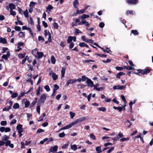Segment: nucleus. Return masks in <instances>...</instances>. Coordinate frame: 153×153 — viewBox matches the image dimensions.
Here are the masks:
<instances>
[{
    "instance_id": "nucleus-33",
    "label": "nucleus",
    "mask_w": 153,
    "mask_h": 153,
    "mask_svg": "<svg viewBox=\"0 0 153 153\" xmlns=\"http://www.w3.org/2000/svg\"><path fill=\"white\" fill-rule=\"evenodd\" d=\"M37 4V3L33 1H31L30 2L29 6L30 7L33 8L35 6V4Z\"/></svg>"
},
{
    "instance_id": "nucleus-54",
    "label": "nucleus",
    "mask_w": 153,
    "mask_h": 153,
    "mask_svg": "<svg viewBox=\"0 0 153 153\" xmlns=\"http://www.w3.org/2000/svg\"><path fill=\"white\" fill-rule=\"evenodd\" d=\"M132 33L134 34V35H136L138 34V33L137 31V30H131Z\"/></svg>"
},
{
    "instance_id": "nucleus-51",
    "label": "nucleus",
    "mask_w": 153,
    "mask_h": 153,
    "mask_svg": "<svg viewBox=\"0 0 153 153\" xmlns=\"http://www.w3.org/2000/svg\"><path fill=\"white\" fill-rule=\"evenodd\" d=\"M114 147H112L110 148L107 151V153H110L111 152L114 150Z\"/></svg>"
},
{
    "instance_id": "nucleus-6",
    "label": "nucleus",
    "mask_w": 153,
    "mask_h": 153,
    "mask_svg": "<svg viewBox=\"0 0 153 153\" xmlns=\"http://www.w3.org/2000/svg\"><path fill=\"white\" fill-rule=\"evenodd\" d=\"M58 148V147L56 145L54 146H51L49 150V152H56Z\"/></svg>"
},
{
    "instance_id": "nucleus-34",
    "label": "nucleus",
    "mask_w": 153,
    "mask_h": 153,
    "mask_svg": "<svg viewBox=\"0 0 153 153\" xmlns=\"http://www.w3.org/2000/svg\"><path fill=\"white\" fill-rule=\"evenodd\" d=\"M36 99V98H35V100L33 101L30 105V107H32L36 104L37 101Z\"/></svg>"
},
{
    "instance_id": "nucleus-12",
    "label": "nucleus",
    "mask_w": 153,
    "mask_h": 153,
    "mask_svg": "<svg viewBox=\"0 0 153 153\" xmlns=\"http://www.w3.org/2000/svg\"><path fill=\"white\" fill-rule=\"evenodd\" d=\"M66 70V68H62L61 71V78L63 77L64 76V75L65 73V71Z\"/></svg>"
},
{
    "instance_id": "nucleus-62",
    "label": "nucleus",
    "mask_w": 153,
    "mask_h": 153,
    "mask_svg": "<svg viewBox=\"0 0 153 153\" xmlns=\"http://www.w3.org/2000/svg\"><path fill=\"white\" fill-rule=\"evenodd\" d=\"M16 122V120L15 119H13L10 123V125H13Z\"/></svg>"
},
{
    "instance_id": "nucleus-27",
    "label": "nucleus",
    "mask_w": 153,
    "mask_h": 153,
    "mask_svg": "<svg viewBox=\"0 0 153 153\" xmlns=\"http://www.w3.org/2000/svg\"><path fill=\"white\" fill-rule=\"evenodd\" d=\"M96 151L97 152V153H100L102 152L101 150L100 146H97L96 148Z\"/></svg>"
},
{
    "instance_id": "nucleus-53",
    "label": "nucleus",
    "mask_w": 153,
    "mask_h": 153,
    "mask_svg": "<svg viewBox=\"0 0 153 153\" xmlns=\"http://www.w3.org/2000/svg\"><path fill=\"white\" fill-rule=\"evenodd\" d=\"M119 89L122 90L124 89L126 87V85L120 86L119 85Z\"/></svg>"
},
{
    "instance_id": "nucleus-52",
    "label": "nucleus",
    "mask_w": 153,
    "mask_h": 153,
    "mask_svg": "<svg viewBox=\"0 0 153 153\" xmlns=\"http://www.w3.org/2000/svg\"><path fill=\"white\" fill-rule=\"evenodd\" d=\"M77 86L81 88H84L86 86V85L83 84H79L77 85Z\"/></svg>"
},
{
    "instance_id": "nucleus-49",
    "label": "nucleus",
    "mask_w": 153,
    "mask_h": 153,
    "mask_svg": "<svg viewBox=\"0 0 153 153\" xmlns=\"http://www.w3.org/2000/svg\"><path fill=\"white\" fill-rule=\"evenodd\" d=\"M65 135V134L64 132H62L59 134V136L60 137H63Z\"/></svg>"
},
{
    "instance_id": "nucleus-31",
    "label": "nucleus",
    "mask_w": 153,
    "mask_h": 153,
    "mask_svg": "<svg viewBox=\"0 0 153 153\" xmlns=\"http://www.w3.org/2000/svg\"><path fill=\"white\" fill-rule=\"evenodd\" d=\"M19 36L22 38L24 37L25 36V33L22 32H20L19 33Z\"/></svg>"
},
{
    "instance_id": "nucleus-42",
    "label": "nucleus",
    "mask_w": 153,
    "mask_h": 153,
    "mask_svg": "<svg viewBox=\"0 0 153 153\" xmlns=\"http://www.w3.org/2000/svg\"><path fill=\"white\" fill-rule=\"evenodd\" d=\"M73 40V37L72 36H69L68 37V39L67 40V42L68 43H70Z\"/></svg>"
},
{
    "instance_id": "nucleus-44",
    "label": "nucleus",
    "mask_w": 153,
    "mask_h": 153,
    "mask_svg": "<svg viewBox=\"0 0 153 153\" xmlns=\"http://www.w3.org/2000/svg\"><path fill=\"white\" fill-rule=\"evenodd\" d=\"M44 88L47 92H48L50 90V89L48 85H47L45 86Z\"/></svg>"
},
{
    "instance_id": "nucleus-47",
    "label": "nucleus",
    "mask_w": 153,
    "mask_h": 153,
    "mask_svg": "<svg viewBox=\"0 0 153 153\" xmlns=\"http://www.w3.org/2000/svg\"><path fill=\"white\" fill-rule=\"evenodd\" d=\"M10 14L14 16L16 15V13L15 11H13V10H10Z\"/></svg>"
},
{
    "instance_id": "nucleus-17",
    "label": "nucleus",
    "mask_w": 153,
    "mask_h": 153,
    "mask_svg": "<svg viewBox=\"0 0 153 153\" xmlns=\"http://www.w3.org/2000/svg\"><path fill=\"white\" fill-rule=\"evenodd\" d=\"M52 77L54 80H55L57 79L58 75L55 73H52Z\"/></svg>"
},
{
    "instance_id": "nucleus-10",
    "label": "nucleus",
    "mask_w": 153,
    "mask_h": 153,
    "mask_svg": "<svg viewBox=\"0 0 153 153\" xmlns=\"http://www.w3.org/2000/svg\"><path fill=\"white\" fill-rule=\"evenodd\" d=\"M86 82L88 86L92 87L93 86V82L90 79H88Z\"/></svg>"
},
{
    "instance_id": "nucleus-46",
    "label": "nucleus",
    "mask_w": 153,
    "mask_h": 153,
    "mask_svg": "<svg viewBox=\"0 0 153 153\" xmlns=\"http://www.w3.org/2000/svg\"><path fill=\"white\" fill-rule=\"evenodd\" d=\"M86 42H89L91 44H94V41H93L91 39H87L86 41Z\"/></svg>"
},
{
    "instance_id": "nucleus-18",
    "label": "nucleus",
    "mask_w": 153,
    "mask_h": 153,
    "mask_svg": "<svg viewBox=\"0 0 153 153\" xmlns=\"http://www.w3.org/2000/svg\"><path fill=\"white\" fill-rule=\"evenodd\" d=\"M0 42L2 43L3 44H6L7 43V42L6 40V39L5 38H0Z\"/></svg>"
},
{
    "instance_id": "nucleus-43",
    "label": "nucleus",
    "mask_w": 153,
    "mask_h": 153,
    "mask_svg": "<svg viewBox=\"0 0 153 153\" xmlns=\"http://www.w3.org/2000/svg\"><path fill=\"white\" fill-rule=\"evenodd\" d=\"M11 108V106H9L7 107H5L3 109V111H8Z\"/></svg>"
},
{
    "instance_id": "nucleus-38",
    "label": "nucleus",
    "mask_w": 153,
    "mask_h": 153,
    "mask_svg": "<svg viewBox=\"0 0 153 153\" xmlns=\"http://www.w3.org/2000/svg\"><path fill=\"white\" fill-rule=\"evenodd\" d=\"M38 40L39 41L41 42H43L45 40L41 36H39L38 37Z\"/></svg>"
},
{
    "instance_id": "nucleus-45",
    "label": "nucleus",
    "mask_w": 153,
    "mask_h": 153,
    "mask_svg": "<svg viewBox=\"0 0 153 153\" xmlns=\"http://www.w3.org/2000/svg\"><path fill=\"white\" fill-rule=\"evenodd\" d=\"M75 33H76V34H77L79 33H82V32L81 31L77 29H76V28L75 29Z\"/></svg>"
},
{
    "instance_id": "nucleus-55",
    "label": "nucleus",
    "mask_w": 153,
    "mask_h": 153,
    "mask_svg": "<svg viewBox=\"0 0 153 153\" xmlns=\"http://www.w3.org/2000/svg\"><path fill=\"white\" fill-rule=\"evenodd\" d=\"M65 42L62 41L60 42V45L62 47H64L65 45Z\"/></svg>"
},
{
    "instance_id": "nucleus-37",
    "label": "nucleus",
    "mask_w": 153,
    "mask_h": 153,
    "mask_svg": "<svg viewBox=\"0 0 153 153\" xmlns=\"http://www.w3.org/2000/svg\"><path fill=\"white\" fill-rule=\"evenodd\" d=\"M24 14L25 16L26 17H28V13L27 10H26L24 12Z\"/></svg>"
},
{
    "instance_id": "nucleus-9",
    "label": "nucleus",
    "mask_w": 153,
    "mask_h": 153,
    "mask_svg": "<svg viewBox=\"0 0 153 153\" xmlns=\"http://www.w3.org/2000/svg\"><path fill=\"white\" fill-rule=\"evenodd\" d=\"M76 80L75 79H70L68 80L66 84V85L68 86L70 84H72L75 83Z\"/></svg>"
},
{
    "instance_id": "nucleus-16",
    "label": "nucleus",
    "mask_w": 153,
    "mask_h": 153,
    "mask_svg": "<svg viewBox=\"0 0 153 153\" xmlns=\"http://www.w3.org/2000/svg\"><path fill=\"white\" fill-rule=\"evenodd\" d=\"M127 2L132 4H135L137 2V0H127Z\"/></svg>"
},
{
    "instance_id": "nucleus-59",
    "label": "nucleus",
    "mask_w": 153,
    "mask_h": 153,
    "mask_svg": "<svg viewBox=\"0 0 153 153\" xmlns=\"http://www.w3.org/2000/svg\"><path fill=\"white\" fill-rule=\"evenodd\" d=\"M15 30L17 31H20L21 30V27L19 26H15Z\"/></svg>"
},
{
    "instance_id": "nucleus-40",
    "label": "nucleus",
    "mask_w": 153,
    "mask_h": 153,
    "mask_svg": "<svg viewBox=\"0 0 153 153\" xmlns=\"http://www.w3.org/2000/svg\"><path fill=\"white\" fill-rule=\"evenodd\" d=\"M7 124V121H1L0 123V124L1 126H5Z\"/></svg>"
},
{
    "instance_id": "nucleus-58",
    "label": "nucleus",
    "mask_w": 153,
    "mask_h": 153,
    "mask_svg": "<svg viewBox=\"0 0 153 153\" xmlns=\"http://www.w3.org/2000/svg\"><path fill=\"white\" fill-rule=\"evenodd\" d=\"M53 26L56 29H57L58 28V24L56 22H54L53 23Z\"/></svg>"
},
{
    "instance_id": "nucleus-39",
    "label": "nucleus",
    "mask_w": 153,
    "mask_h": 153,
    "mask_svg": "<svg viewBox=\"0 0 153 153\" xmlns=\"http://www.w3.org/2000/svg\"><path fill=\"white\" fill-rule=\"evenodd\" d=\"M25 94V93L24 92H22L18 96V97L17 98V100H19L23 96H24V94Z\"/></svg>"
},
{
    "instance_id": "nucleus-32",
    "label": "nucleus",
    "mask_w": 153,
    "mask_h": 153,
    "mask_svg": "<svg viewBox=\"0 0 153 153\" xmlns=\"http://www.w3.org/2000/svg\"><path fill=\"white\" fill-rule=\"evenodd\" d=\"M89 17V15H86L85 14H83L82 16H81V18L83 19H84L86 18H88Z\"/></svg>"
},
{
    "instance_id": "nucleus-14",
    "label": "nucleus",
    "mask_w": 153,
    "mask_h": 153,
    "mask_svg": "<svg viewBox=\"0 0 153 153\" xmlns=\"http://www.w3.org/2000/svg\"><path fill=\"white\" fill-rule=\"evenodd\" d=\"M38 51L37 48H35L32 51V53L33 55L36 57L37 53H38Z\"/></svg>"
},
{
    "instance_id": "nucleus-56",
    "label": "nucleus",
    "mask_w": 153,
    "mask_h": 153,
    "mask_svg": "<svg viewBox=\"0 0 153 153\" xmlns=\"http://www.w3.org/2000/svg\"><path fill=\"white\" fill-rule=\"evenodd\" d=\"M113 88L114 90L119 89V85L113 86Z\"/></svg>"
},
{
    "instance_id": "nucleus-26",
    "label": "nucleus",
    "mask_w": 153,
    "mask_h": 153,
    "mask_svg": "<svg viewBox=\"0 0 153 153\" xmlns=\"http://www.w3.org/2000/svg\"><path fill=\"white\" fill-rule=\"evenodd\" d=\"M53 7L51 5H49L48 6L47 8V10L46 11V12H47V11H50L51 10L53 9Z\"/></svg>"
},
{
    "instance_id": "nucleus-8",
    "label": "nucleus",
    "mask_w": 153,
    "mask_h": 153,
    "mask_svg": "<svg viewBox=\"0 0 153 153\" xmlns=\"http://www.w3.org/2000/svg\"><path fill=\"white\" fill-rule=\"evenodd\" d=\"M10 55V52L9 51H8L7 52L6 54H3L2 56V58L3 59H4L6 60H8V57H9Z\"/></svg>"
},
{
    "instance_id": "nucleus-48",
    "label": "nucleus",
    "mask_w": 153,
    "mask_h": 153,
    "mask_svg": "<svg viewBox=\"0 0 153 153\" xmlns=\"http://www.w3.org/2000/svg\"><path fill=\"white\" fill-rule=\"evenodd\" d=\"M18 94L17 93H13L11 96V97L12 98H14L18 96Z\"/></svg>"
},
{
    "instance_id": "nucleus-1",
    "label": "nucleus",
    "mask_w": 153,
    "mask_h": 153,
    "mask_svg": "<svg viewBox=\"0 0 153 153\" xmlns=\"http://www.w3.org/2000/svg\"><path fill=\"white\" fill-rule=\"evenodd\" d=\"M46 95L45 94H42L40 96L38 101V103L41 105L44 103L46 100Z\"/></svg>"
},
{
    "instance_id": "nucleus-25",
    "label": "nucleus",
    "mask_w": 153,
    "mask_h": 153,
    "mask_svg": "<svg viewBox=\"0 0 153 153\" xmlns=\"http://www.w3.org/2000/svg\"><path fill=\"white\" fill-rule=\"evenodd\" d=\"M113 108L115 110H118L120 112H121L122 110V108L121 107L113 106Z\"/></svg>"
},
{
    "instance_id": "nucleus-50",
    "label": "nucleus",
    "mask_w": 153,
    "mask_h": 153,
    "mask_svg": "<svg viewBox=\"0 0 153 153\" xmlns=\"http://www.w3.org/2000/svg\"><path fill=\"white\" fill-rule=\"evenodd\" d=\"M40 106L39 105L37 106L36 107V111L38 114H39L40 113Z\"/></svg>"
},
{
    "instance_id": "nucleus-4",
    "label": "nucleus",
    "mask_w": 153,
    "mask_h": 153,
    "mask_svg": "<svg viewBox=\"0 0 153 153\" xmlns=\"http://www.w3.org/2000/svg\"><path fill=\"white\" fill-rule=\"evenodd\" d=\"M139 73H141L142 74H144L149 73L150 71V70L149 69H145L142 70L141 69H139L137 70Z\"/></svg>"
},
{
    "instance_id": "nucleus-41",
    "label": "nucleus",
    "mask_w": 153,
    "mask_h": 153,
    "mask_svg": "<svg viewBox=\"0 0 153 153\" xmlns=\"http://www.w3.org/2000/svg\"><path fill=\"white\" fill-rule=\"evenodd\" d=\"M48 41L49 42H51V35L50 33L48 31Z\"/></svg>"
},
{
    "instance_id": "nucleus-20",
    "label": "nucleus",
    "mask_w": 153,
    "mask_h": 153,
    "mask_svg": "<svg viewBox=\"0 0 153 153\" xmlns=\"http://www.w3.org/2000/svg\"><path fill=\"white\" fill-rule=\"evenodd\" d=\"M9 139V137L6 135H4L2 137V140L4 141H6L7 140Z\"/></svg>"
},
{
    "instance_id": "nucleus-28",
    "label": "nucleus",
    "mask_w": 153,
    "mask_h": 153,
    "mask_svg": "<svg viewBox=\"0 0 153 153\" xmlns=\"http://www.w3.org/2000/svg\"><path fill=\"white\" fill-rule=\"evenodd\" d=\"M78 3L79 1L78 0H75L73 2V4L74 8H76L77 7V6H76V5L78 4Z\"/></svg>"
},
{
    "instance_id": "nucleus-13",
    "label": "nucleus",
    "mask_w": 153,
    "mask_h": 153,
    "mask_svg": "<svg viewBox=\"0 0 153 153\" xmlns=\"http://www.w3.org/2000/svg\"><path fill=\"white\" fill-rule=\"evenodd\" d=\"M9 7L10 10H13V9H15L16 8V6L13 3L9 4Z\"/></svg>"
},
{
    "instance_id": "nucleus-29",
    "label": "nucleus",
    "mask_w": 153,
    "mask_h": 153,
    "mask_svg": "<svg viewBox=\"0 0 153 153\" xmlns=\"http://www.w3.org/2000/svg\"><path fill=\"white\" fill-rule=\"evenodd\" d=\"M51 60L52 64H54L56 62V59L53 56H52L51 57Z\"/></svg>"
},
{
    "instance_id": "nucleus-22",
    "label": "nucleus",
    "mask_w": 153,
    "mask_h": 153,
    "mask_svg": "<svg viewBox=\"0 0 153 153\" xmlns=\"http://www.w3.org/2000/svg\"><path fill=\"white\" fill-rule=\"evenodd\" d=\"M125 74L123 72H120L117 74V75H116V77L117 78H120V76L125 75Z\"/></svg>"
},
{
    "instance_id": "nucleus-11",
    "label": "nucleus",
    "mask_w": 153,
    "mask_h": 153,
    "mask_svg": "<svg viewBox=\"0 0 153 153\" xmlns=\"http://www.w3.org/2000/svg\"><path fill=\"white\" fill-rule=\"evenodd\" d=\"M74 126V125L73 123L72 122V123H71L69 125H66V126H64V128L65 129H68L71 128V127H72V126Z\"/></svg>"
},
{
    "instance_id": "nucleus-5",
    "label": "nucleus",
    "mask_w": 153,
    "mask_h": 153,
    "mask_svg": "<svg viewBox=\"0 0 153 153\" xmlns=\"http://www.w3.org/2000/svg\"><path fill=\"white\" fill-rule=\"evenodd\" d=\"M10 131V129L9 127L5 128L4 127H1L0 128V131L1 132L4 131L5 132H9Z\"/></svg>"
},
{
    "instance_id": "nucleus-3",
    "label": "nucleus",
    "mask_w": 153,
    "mask_h": 153,
    "mask_svg": "<svg viewBox=\"0 0 153 153\" xmlns=\"http://www.w3.org/2000/svg\"><path fill=\"white\" fill-rule=\"evenodd\" d=\"M22 103L25 105V108H27L30 105V102L27 99L25 98L22 100Z\"/></svg>"
},
{
    "instance_id": "nucleus-60",
    "label": "nucleus",
    "mask_w": 153,
    "mask_h": 153,
    "mask_svg": "<svg viewBox=\"0 0 153 153\" xmlns=\"http://www.w3.org/2000/svg\"><path fill=\"white\" fill-rule=\"evenodd\" d=\"M104 25L105 24L104 23L101 22L100 23L99 26L100 28H102L104 27Z\"/></svg>"
},
{
    "instance_id": "nucleus-61",
    "label": "nucleus",
    "mask_w": 153,
    "mask_h": 153,
    "mask_svg": "<svg viewBox=\"0 0 153 153\" xmlns=\"http://www.w3.org/2000/svg\"><path fill=\"white\" fill-rule=\"evenodd\" d=\"M90 136L91 138L94 140H96L95 136L93 134H90Z\"/></svg>"
},
{
    "instance_id": "nucleus-24",
    "label": "nucleus",
    "mask_w": 153,
    "mask_h": 153,
    "mask_svg": "<svg viewBox=\"0 0 153 153\" xmlns=\"http://www.w3.org/2000/svg\"><path fill=\"white\" fill-rule=\"evenodd\" d=\"M97 110L99 111H101L103 112H105L106 111V108L105 107H103L98 108H97Z\"/></svg>"
},
{
    "instance_id": "nucleus-57",
    "label": "nucleus",
    "mask_w": 153,
    "mask_h": 153,
    "mask_svg": "<svg viewBox=\"0 0 153 153\" xmlns=\"http://www.w3.org/2000/svg\"><path fill=\"white\" fill-rule=\"evenodd\" d=\"M121 98L123 100V101L124 102V103H126V99L124 96L123 95H122L121 96Z\"/></svg>"
},
{
    "instance_id": "nucleus-36",
    "label": "nucleus",
    "mask_w": 153,
    "mask_h": 153,
    "mask_svg": "<svg viewBox=\"0 0 153 153\" xmlns=\"http://www.w3.org/2000/svg\"><path fill=\"white\" fill-rule=\"evenodd\" d=\"M77 148L75 144H74L73 145H72L71 146V149L74 151L76 150Z\"/></svg>"
},
{
    "instance_id": "nucleus-64",
    "label": "nucleus",
    "mask_w": 153,
    "mask_h": 153,
    "mask_svg": "<svg viewBox=\"0 0 153 153\" xmlns=\"http://www.w3.org/2000/svg\"><path fill=\"white\" fill-rule=\"evenodd\" d=\"M25 54L22 53H19L18 55V56L19 57L21 58H24L25 57Z\"/></svg>"
},
{
    "instance_id": "nucleus-63",
    "label": "nucleus",
    "mask_w": 153,
    "mask_h": 153,
    "mask_svg": "<svg viewBox=\"0 0 153 153\" xmlns=\"http://www.w3.org/2000/svg\"><path fill=\"white\" fill-rule=\"evenodd\" d=\"M11 143L10 141V140H7L6 142H5L6 146H7L9 145V144Z\"/></svg>"
},
{
    "instance_id": "nucleus-15",
    "label": "nucleus",
    "mask_w": 153,
    "mask_h": 153,
    "mask_svg": "<svg viewBox=\"0 0 153 153\" xmlns=\"http://www.w3.org/2000/svg\"><path fill=\"white\" fill-rule=\"evenodd\" d=\"M79 46L81 47H86L88 48L89 47V46L88 45L83 42L79 43Z\"/></svg>"
},
{
    "instance_id": "nucleus-35",
    "label": "nucleus",
    "mask_w": 153,
    "mask_h": 153,
    "mask_svg": "<svg viewBox=\"0 0 153 153\" xmlns=\"http://www.w3.org/2000/svg\"><path fill=\"white\" fill-rule=\"evenodd\" d=\"M69 114L71 116V118L72 119L75 116V113L74 112H73L72 111H70L69 112Z\"/></svg>"
},
{
    "instance_id": "nucleus-30",
    "label": "nucleus",
    "mask_w": 153,
    "mask_h": 153,
    "mask_svg": "<svg viewBox=\"0 0 153 153\" xmlns=\"http://www.w3.org/2000/svg\"><path fill=\"white\" fill-rule=\"evenodd\" d=\"M19 105L18 103H16L14 104L13 106V108L14 109L19 108Z\"/></svg>"
},
{
    "instance_id": "nucleus-19",
    "label": "nucleus",
    "mask_w": 153,
    "mask_h": 153,
    "mask_svg": "<svg viewBox=\"0 0 153 153\" xmlns=\"http://www.w3.org/2000/svg\"><path fill=\"white\" fill-rule=\"evenodd\" d=\"M43 53L42 52H38L37 54V57L39 59H40L43 56Z\"/></svg>"
},
{
    "instance_id": "nucleus-23",
    "label": "nucleus",
    "mask_w": 153,
    "mask_h": 153,
    "mask_svg": "<svg viewBox=\"0 0 153 153\" xmlns=\"http://www.w3.org/2000/svg\"><path fill=\"white\" fill-rule=\"evenodd\" d=\"M46 116V114L45 113H43L42 115L40 116L39 118V119L38 120V121H40L43 120L44 117Z\"/></svg>"
},
{
    "instance_id": "nucleus-7",
    "label": "nucleus",
    "mask_w": 153,
    "mask_h": 153,
    "mask_svg": "<svg viewBox=\"0 0 153 153\" xmlns=\"http://www.w3.org/2000/svg\"><path fill=\"white\" fill-rule=\"evenodd\" d=\"M16 129L18 130V133H20L23 131V129L21 124H19L17 126Z\"/></svg>"
},
{
    "instance_id": "nucleus-2",
    "label": "nucleus",
    "mask_w": 153,
    "mask_h": 153,
    "mask_svg": "<svg viewBox=\"0 0 153 153\" xmlns=\"http://www.w3.org/2000/svg\"><path fill=\"white\" fill-rule=\"evenodd\" d=\"M85 120L86 119L85 117H82L76 119L75 121H74L73 122H72V123L74 125H75L77 124L78 123H80Z\"/></svg>"
},
{
    "instance_id": "nucleus-21",
    "label": "nucleus",
    "mask_w": 153,
    "mask_h": 153,
    "mask_svg": "<svg viewBox=\"0 0 153 153\" xmlns=\"http://www.w3.org/2000/svg\"><path fill=\"white\" fill-rule=\"evenodd\" d=\"M40 91L41 92H42V89L41 88L40 86H39L38 88H37V92H36V94L37 95H39Z\"/></svg>"
}]
</instances>
